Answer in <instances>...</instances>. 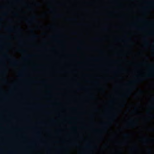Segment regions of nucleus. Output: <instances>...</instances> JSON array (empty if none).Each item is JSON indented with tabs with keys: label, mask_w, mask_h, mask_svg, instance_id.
Here are the masks:
<instances>
[{
	"label": "nucleus",
	"mask_w": 154,
	"mask_h": 154,
	"mask_svg": "<svg viewBox=\"0 0 154 154\" xmlns=\"http://www.w3.org/2000/svg\"><path fill=\"white\" fill-rule=\"evenodd\" d=\"M73 34H76V33L75 32H73Z\"/></svg>",
	"instance_id": "5701e85b"
},
{
	"label": "nucleus",
	"mask_w": 154,
	"mask_h": 154,
	"mask_svg": "<svg viewBox=\"0 0 154 154\" xmlns=\"http://www.w3.org/2000/svg\"><path fill=\"white\" fill-rule=\"evenodd\" d=\"M35 18V16H32V18L30 19V20H34Z\"/></svg>",
	"instance_id": "9b49d317"
},
{
	"label": "nucleus",
	"mask_w": 154,
	"mask_h": 154,
	"mask_svg": "<svg viewBox=\"0 0 154 154\" xmlns=\"http://www.w3.org/2000/svg\"><path fill=\"white\" fill-rule=\"evenodd\" d=\"M18 61L16 60L15 58H14V60L12 61L11 62V63L12 65H14L18 64Z\"/></svg>",
	"instance_id": "39448f33"
},
{
	"label": "nucleus",
	"mask_w": 154,
	"mask_h": 154,
	"mask_svg": "<svg viewBox=\"0 0 154 154\" xmlns=\"http://www.w3.org/2000/svg\"><path fill=\"white\" fill-rule=\"evenodd\" d=\"M89 154H92V153H88Z\"/></svg>",
	"instance_id": "c756f323"
},
{
	"label": "nucleus",
	"mask_w": 154,
	"mask_h": 154,
	"mask_svg": "<svg viewBox=\"0 0 154 154\" xmlns=\"http://www.w3.org/2000/svg\"><path fill=\"white\" fill-rule=\"evenodd\" d=\"M143 78H140V79H138L136 80L135 81H134L133 82H130V83H137L143 80Z\"/></svg>",
	"instance_id": "20e7f679"
},
{
	"label": "nucleus",
	"mask_w": 154,
	"mask_h": 154,
	"mask_svg": "<svg viewBox=\"0 0 154 154\" xmlns=\"http://www.w3.org/2000/svg\"><path fill=\"white\" fill-rule=\"evenodd\" d=\"M136 87L135 86H132L128 91L127 93L124 94V96L125 97H128V94H130V91L131 90L135 88Z\"/></svg>",
	"instance_id": "f03ea898"
},
{
	"label": "nucleus",
	"mask_w": 154,
	"mask_h": 154,
	"mask_svg": "<svg viewBox=\"0 0 154 154\" xmlns=\"http://www.w3.org/2000/svg\"><path fill=\"white\" fill-rule=\"evenodd\" d=\"M152 33H152V32H151V33H150V34H152Z\"/></svg>",
	"instance_id": "72a5a7b5"
},
{
	"label": "nucleus",
	"mask_w": 154,
	"mask_h": 154,
	"mask_svg": "<svg viewBox=\"0 0 154 154\" xmlns=\"http://www.w3.org/2000/svg\"><path fill=\"white\" fill-rule=\"evenodd\" d=\"M18 51L20 52H23L24 51L23 50H18Z\"/></svg>",
	"instance_id": "2eb2a0df"
},
{
	"label": "nucleus",
	"mask_w": 154,
	"mask_h": 154,
	"mask_svg": "<svg viewBox=\"0 0 154 154\" xmlns=\"http://www.w3.org/2000/svg\"><path fill=\"white\" fill-rule=\"evenodd\" d=\"M124 136L125 137H128L129 136V134H124Z\"/></svg>",
	"instance_id": "1a4fd4ad"
},
{
	"label": "nucleus",
	"mask_w": 154,
	"mask_h": 154,
	"mask_svg": "<svg viewBox=\"0 0 154 154\" xmlns=\"http://www.w3.org/2000/svg\"><path fill=\"white\" fill-rule=\"evenodd\" d=\"M2 20V18H0V21H1V20Z\"/></svg>",
	"instance_id": "a878e982"
},
{
	"label": "nucleus",
	"mask_w": 154,
	"mask_h": 154,
	"mask_svg": "<svg viewBox=\"0 0 154 154\" xmlns=\"http://www.w3.org/2000/svg\"><path fill=\"white\" fill-rule=\"evenodd\" d=\"M142 92V91L141 90H140V93H141Z\"/></svg>",
	"instance_id": "cd10ccee"
},
{
	"label": "nucleus",
	"mask_w": 154,
	"mask_h": 154,
	"mask_svg": "<svg viewBox=\"0 0 154 154\" xmlns=\"http://www.w3.org/2000/svg\"><path fill=\"white\" fill-rule=\"evenodd\" d=\"M106 128V126L105 127V128H104V129H105Z\"/></svg>",
	"instance_id": "7c9ffc66"
},
{
	"label": "nucleus",
	"mask_w": 154,
	"mask_h": 154,
	"mask_svg": "<svg viewBox=\"0 0 154 154\" xmlns=\"http://www.w3.org/2000/svg\"><path fill=\"white\" fill-rule=\"evenodd\" d=\"M154 68L153 66L150 67L149 72L146 75V76L148 77H153L154 76Z\"/></svg>",
	"instance_id": "f257e3e1"
},
{
	"label": "nucleus",
	"mask_w": 154,
	"mask_h": 154,
	"mask_svg": "<svg viewBox=\"0 0 154 154\" xmlns=\"http://www.w3.org/2000/svg\"><path fill=\"white\" fill-rule=\"evenodd\" d=\"M19 75L20 76L22 75V73L21 72H19Z\"/></svg>",
	"instance_id": "4be33fe9"
},
{
	"label": "nucleus",
	"mask_w": 154,
	"mask_h": 154,
	"mask_svg": "<svg viewBox=\"0 0 154 154\" xmlns=\"http://www.w3.org/2000/svg\"><path fill=\"white\" fill-rule=\"evenodd\" d=\"M129 40H131V39L130 38H129Z\"/></svg>",
	"instance_id": "c9c22d12"
},
{
	"label": "nucleus",
	"mask_w": 154,
	"mask_h": 154,
	"mask_svg": "<svg viewBox=\"0 0 154 154\" xmlns=\"http://www.w3.org/2000/svg\"><path fill=\"white\" fill-rule=\"evenodd\" d=\"M105 146H107V145H105Z\"/></svg>",
	"instance_id": "f704fd0d"
},
{
	"label": "nucleus",
	"mask_w": 154,
	"mask_h": 154,
	"mask_svg": "<svg viewBox=\"0 0 154 154\" xmlns=\"http://www.w3.org/2000/svg\"><path fill=\"white\" fill-rule=\"evenodd\" d=\"M151 130H152V131L153 130V129H151Z\"/></svg>",
	"instance_id": "473e14b6"
},
{
	"label": "nucleus",
	"mask_w": 154,
	"mask_h": 154,
	"mask_svg": "<svg viewBox=\"0 0 154 154\" xmlns=\"http://www.w3.org/2000/svg\"><path fill=\"white\" fill-rule=\"evenodd\" d=\"M14 15L16 16H17L18 15V14L17 13H15L14 14Z\"/></svg>",
	"instance_id": "f3484780"
},
{
	"label": "nucleus",
	"mask_w": 154,
	"mask_h": 154,
	"mask_svg": "<svg viewBox=\"0 0 154 154\" xmlns=\"http://www.w3.org/2000/svg\"><path fill=\"white\" fill-rule=\"evenodd\" d=\"M5 56H7V55H5Z\"/></svg>",
	"instance_id": "e433bc0d"
},
{
	"label": "nucleus",
	"mask_w": 154,
	"mask_h": 154,
	"mask_svg": "<svg viewBox=\"0 0 154 154\" xmlns=\"http://www.w3.org/2000/svg\"><path fill=\"white\" fill-rule=\"evenodd\" d=\"M137 125L136 122L133 120L131 121L129 124V125L131 126H135Z\"/></svg>",
	"instance_id": "7ed1b4c3"
},
{
	"label": "nucleus",
	"mask_w": 154,
	"mask_h": 154,
	"mask_svg": "<svg viewBox=\"0 0 154 154\" xmlns=\"http://www.w3.org/2000/svg\"><path fill=\"white\" fill-rule=\"evenodd\" d=\"M143 140L145 143H146L149 140V139L146 138H145L143 139Z\"/></svg>",
	"instance_id": "6e6552de"
},
{
	"label": "nucleus",
	"mask_w": 154,
	"mask_h": 154,
	"mask_svg": "<svg viewBox=\"0 0 154 154\" xmlns=\"http://www.w3.org/2000/svg\"><path fill=\"white\" fill-rule=\"evenodd\" d=\"M18 30L20 31H21V29L20 28V27H18Z\"/></svg>",
	"instance_id": "4468645a"
},
{
	"label": "nucleus",
	"mask_w": 154,
	"mask_h": 154,
	"mask_svg": "<svg viewBox=\"0 0 154 154\" xmlns=\"http://www.w3.org/2000/svg\"><path fill=\"white\" fill-rule=\"evenodd\" d=\"M6 30L9 31H12L13 30L12 28L11 27H8L5 28Z\"/></svg>",
	"instance_id": "423d86ee"
},
{
	"label": "nucleus",
	"mask_w": 154,
	"mask_h": 154,
	"mask_svg": "<svg viewBox=\"0 0 154 154\" xmlns=\"http://www.w3.org/2000/svg\"><path fill=\"white\" fill-rule=\"evenodd\" d=\"M148 151H149V152H150V151H151V149H148Z\"/></svg>",
	"instance_id": "aec40b11"
},
{
	"label": "nucleus",
	"mask_w": 154,
	"mask_h": 154,
	"mask_svg": "<svg viewBox=\"0 0 154 154\" xmlns=\"http://www.w3.org/2000/svg\"><path fill=\"white\" fill-rule=\"evenodd\" d=\"M136 146H135L134 148H136Z\"/></svg>",
	"instance_id": "2f4dec72"
},
{
	"label": "nucleus",
	"mask_w": 154,
	"mask_h": 154,
	"mask_svg": "<svg viewBox=\"0 0 154 154\" xmlns=\"http://www.w3.org/2000/svg\"><path fill=\"white\" fill-rule=\"evenodd\" d=\"M26 56H27V57H30L31 56V55H27Z\"/></svg>",
	"instance_id": "412c9836"
},
{
	"label": "nucleus",
	"mask_w": 154,
	"mask_h": 154,
	"mask_svg": "<svg viewBox=\"0 0 154 154\" xmlns=\"http://www.w3.org/2000/svg\"><path fill=\"white\" fill-rule=\"evenodd\" d=\"M60 16V15H57V16Z\"/></svg>",
	"instance_id": "c85d7f7f"
},
{
	"label": "nucleus",
	"mask_w": 154,
	"mask_h": 154,
	"mask_svg": "<svg viewBox=\"0 0 154 154\" xmlns=\"http://www.w3.org/2000/svg\"><path fill=\"white\" fill-rule=\"evenodd\" d=\"M120 105L121 106H122V107H123V106H124V105H123V104H121H121H120Z\"/></svg>",
	"instance_id": "a211bd4d"
},
{
	"label": "nucleus",
	"mask_w": 154,
	"mask_h": 154,
	"mask_svg": "<svg viewBox=\"0 0 154 154\" xmlns=\"http://www.w3.org/2000/svg\"><path fill=\"white\" fill-rule=\"evenodd\" d=\"M142 20H142V19H140V21H142Z\"/></svg>",
	"instance_id": "bb28decb"
},
{
	"label": "nucleus",
	"mask_w": 154,
	"mask_h": 154,
	"mask_svg": "<svg viewBox=\"0 0 154 154\" xmlns=\"http://www.w3.org/2000/svg\"><path fill=\"white\" fill-rule=\"evenodd\" d=\"M30 31L31 32H32L33 31V29H30Z\"/></svg>",
	"instance_id": "b1692460"
},
{
	"label": "nucleus",
	"mask_w": 154,
	"mask_h": 154,
	"mask_svg": "<svg viewBox=\"0 0 154 154\" xmlns=\"http://www.w3.org/2000/svg\"><path fill=\"white\" fill-rule=\"evenodd\" d=\"M6 14V13H3V14H4V15H5Z\"/></svg>",
	"instance_id": "393cba45"
},
{
	"label": "nucleus",
	"mask_w": 154,
	"mask_h": 154,
	"mask_svg": "<svg viewBox=\"0 0 154 154\" xmlns=\"http://www.w3.org/2000/svg\"><path fill=\"white\" fill-rule=\"evenodd\" d=\"M37 35H35V34H33V35H32L31 36L32 38H35L37 37Z\"/></svg>",
	"instance_id": "9d476101"
},
{
	"label": "nucleus",
	"mask_w": 154,
	"mask_h": 154,
	"mask_svg": "<svg viewBox=\"0 0 154 154\" xmlns=\"http://www.w3.org/2000/svg\"><path fill=\"white\" fill-rule=\"evenodd\" d=\"M110 124V122H107L106 123H105V125H108L109 124Z\"/></svg>",
	"instance_id": "dca6fc26"
},
{
	"label": "nucleus",
	"mask_w": 154,
	"mask_h": 154,
	"mask_svg": "<svg viewBox=\"0 0 154 154\" xmlns=\"http://www.w3.org/2000/svg\"><path fill=\"white\" fill-rule=\"evenodd\" d=\"M150 117L151 118H153V115H151Z\"/></svg>",
	"instance_id": "6ab92c4d"
},
{
	"label": "nucleus",
	"mask_w": 154,
	"mask_h": 154,
	"mask_svg": "<svg viewBox=\"0 0 154 154\" xmlns=\"http://www.w3.org/2000/svg\"><path fill=\"white\" fill-rule=\"evenodd\" d=\"M117 116V114L116 113H114L112 115V117L110 118V119L112 120H113V118H115Z\"/></svg>",
	"instance_id": "0eeeda50"
},
{
	"label": "nucleus",
	"mask_w": 154,
	"mask_h": 154,
	"mask_svg": "<svg viewBox=\"0 0 154 154\" xmlns=\"http://www.w3.org/2000/svg\"><path fill=\"white\" fill-rule=\"evenodd\" d=\"M35 5H36L38 6H40V5H41L39 3H36L35 4Z\"/></svg>",
	"instance_id": "f8f14e48"
},
{
	"label": "nucleus",
	"mask_w": 154,
	"mask_h": 154,
	"mask_svg": "<svg viewBox=\"0 0 154 154\" xmlns=\"http://www.w3.org/2000/svg\"><path fill=\"white\" fill-rule=\"evenodd\" d=\"M145 44L146 45H148V42H147L146 40H145Z\"/></svg>",
	"instance_id": "ddd939ff"
}]
</instances>
